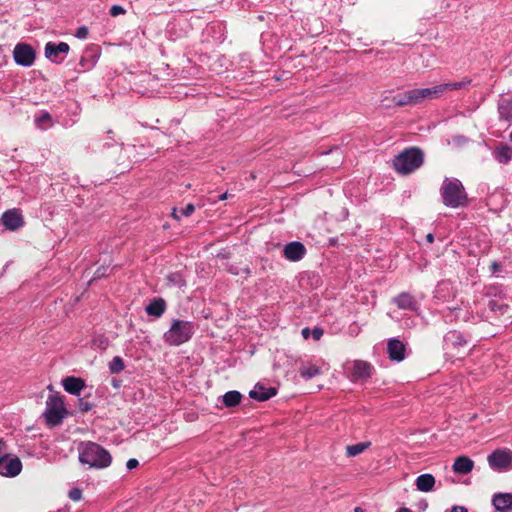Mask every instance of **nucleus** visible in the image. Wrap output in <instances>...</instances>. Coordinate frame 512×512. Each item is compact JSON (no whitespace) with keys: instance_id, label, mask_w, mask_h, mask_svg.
Instances as JSON below:
<instances>
[{"instance_id":"obj_1","label":"nucleus","mask_w":512,"mask_h":512,"mask_svg":"<svg viewBox=\"0 0 512 512\" xmlns=\"http://www.w3.org/2000/svg\"><path fill=\"white\" fill-rule=\"evenodd\" d=\"M79 461L91 468L103 469L111 464L112 456L101 445L87 441L79 446Z\"/></svg>"},{"instance_id":"obj_2","label":"nucleus","mask_w":512,"mask_h":512,"mask_svg":"<svg viewBox=\"0 0 512 512\" xmlns=\"http://www.w3.org/2000/svg\"><path fill=\"white\" fill-rule=\"evenodd\" d=\"M440 195L445 206L458 208L468 203L467 193L460 180L445 178L440 188Z\"/></svg>"},{"instance_id":"obj_3","label":"nucleus","mask_w":512,"mask_h":512,"mask_svg":"<svg viewBox=\"0 0 512 512\" xmlns=\"http://www.w3.org/2000/svg\"><path fill=\"white\" fill-rule=\"evenodd\" d=\"M424 154L418 147L403 150L393 159L394 169L402 175H407L422 166Z\"/></svg>"},{"instance_id":"obj_4","label":"nucleus","mask_w":512,"mask_h":512,"mask_svg":"<svg viewBox=\"0 0 512 512\" xmlns=\"http://www.w3.org/2000/svg\"><path fill=\"white\" fill-rule=\"evenodd\" d=\"M194 334V324L190 321L175 319L170 329L164 333L165 342L171 346H179L189 341Z\"/></svg>"},{"instance_id":"obj_5","label":"nucleus","mask_w":512,"mask_h":512,"mask_svg":"<svg viewBox=\"0 0 512 512\" xmlns=\"http://www.w3.org/2000/svg\"><path fill=\"white\" fill-rule=\"evenodd\" d=\"M67 410L61 396L58 394L49 395L46 401L44 416L50 426H57L62 423Z\"/></svg>"},{"instance_id":"obj_6","label":"nucleus","mask_w":512,"mask_h":512,"mask_svg":"<svg viewBox=\"0 0 512 512\" xmlns=\"http://www.w3.org/2000/svg\"><path fill=\"white\" fill-rule=\"evenodd\" d=\"M487 307L491 315L489 318L494 321H499V324L506 326L512 319V308L510 307L506 298L498 297L490 299Z\"/></svg>"},{"instance_id":"obj_7","label":"nucleus","mask_w":512,"mask_h":512,"mask_svg":"<svg viewBox=\"0 0 512 512\" xmlns=\"http://www.w3.org/2000/svg\"><path fill=\"white\" fill-rule=\"evenodd\" d=\"M13 58L16 64L23 67H30L35 62L36 53L31 45L18 43L13 50Z\"/></svg>"},{"instance_id":"obj_8","label":"nucleus","mask_w":512,"mask_h":512,"mask_svg":"<svg viewBox=\"0 0 512 512\" xmlns=\"http://www.w3.org/2000/svg\"><path fill=\"white\" fill-rule=\"evenodd\" d=\"M487 460L493 470H507L512 465V452L508 449H497L488 456Z\"/></svg>"},{"instance_id":"obj_9","label":"nucleus","mask_w":512,"mask_h":512,"mask_svg":"<svg viewBox=\"0 0 512 512\" xmlns=\"http://www.w3.org/2000/svg\"><path fill=\"white\" fill-rule=\"evenodd\" d=\"M373 371V366L362 360L354 361L349 367H347V372L349 373V377L352 381H365L371 377Z\"/></svg>"},{"instance_id":"obj_10","label":"nucleus","mask_w":512,"mask_h":512,"mask_svg":"<svg viewBox=\"0 0 512 512\" xmlns=\"http://www.w3.org/2000/svg\"><path fill=\"white\" fill-rule=\"evenodd\" d=\"M70 50L69 45L66 42H60L58 44L53 42H48L45 45V56L53 63H61L64 60V57L61 55H66Z\"/></svg>"},{"instance_id":"obj_11","label":"nucleus","mask_w":512,"mask_h":512,"mask_svg":"<svg viewBox=\"0 0 512 512\" xmlns=\"http://www.w3.org/2000/svg\"><path fill=\"white\" fill-rule=\"evenodd\" d=\"M2 224L5 228L11 231H16L24 225L22 214L17 209L7 210L2 214Z\"/></svg>"},{"instance_id":"obj_12","label":"nucleus","mask_w":512,"mask_h":512,"mask_svg":"<svg viewBox=\"0 0 512 512\" xmlns=\"http://www.w3.org/2000/svg\"><path fill=\"white\" fill-rule=\"evenodd\" d=\"M22 469V463L19 458L2 457L0 459V474L6 477L17 476Z\"/></svg>"},{"instance_id":"obj_13","label":"nucleus","mask_w":512,"mask_h":512,"mask_svg":"<svg viewBox=\"0 0 512 512\" xmlns=\"http://www.w3.org/2000/svg\"><path fill=\"white\" fill-rule=\"evenodd\" d=\"M392 303L399 309L416 312L418 310V302L416 298L409 292H401L392 298Z\"/></svg>"},{"instance_id":"obj_14","label":"nucleus","mask_w":512,"mask_h":512,"mask_svg":"<svg viewBox=\"0 0 512 512\" xmlns=\"http://www.w3.org/2000/svg\"><path fill=\"white\" fill-rule=\"evenodd\" d=\"M283 253L286 259L297 262L305 256L306 248L303 243L293 241L285 245Z\"/></svg>"},{"instance_id":"obj_15","label":"nucleus","mask_w":512,"mask_h":512,"mask_svg":"<svg viewBox=\"0 0 512 512\" xmlns=\"http://www.w3.org/2000/svg\"><path fill=\"white\" fill-rule=\"evenodd\" d=\"M405 345L396 338H391L387 344V353L392 361L401 362L405 359Z\"/></svg>"},{"instance_id":"obj_16","label":"nucleus","mask_w":512,"mask_h":512,"mask_svg":"<svg viewBox=\"0 0 512 512\" xmlns=\"http://www.w3.org/2000/svg\"><path fill=\"white\" fill-rule=\"evenodd\" d=\"M444 343L446 348L459 349L468 344V339L459 331L451 330L444 336Z\"/></svg>"},{"instance_id":"obj_17","label":"nucleus","mask_w":512,"mask_h":512,"mask_svg":"<svg viewBox=\"0 0 512 512\" xmlns=\"http://www.w3.org/2000/svg\"><path fill=\"white\" fill-rule=\"evenodd\" d=\"M277 394L275 387H266L261 383H257L254 388L249 392L250 398L263 402L267 401Z\"/></svg>"},{"instance_id":"obj_18","label":"nucleus","mask_w":512,"mask_h":512,"mask_svg":"<svg viewBox=\"0 0 512 512\" xmlns=\"http://www.w3.org/2000/svg\"><path fill=\"white\" fill-rule=\"evenodd\" d=\"M492 505L498 512H511L512 493H496L492 497Z\"/></svg>"},{"instance_id":"obj_19","label":"nucleus","mask_w":512,"mask_h":512,"mask_svg":"<svg viewBox=\"0 0 512 512\" xmlns=\"http://www.w3.org/2000/svg\"><path fill=\"white\" fill-rule=\"evenodd\" d=\"M62 386L69 394L80 395L81 391L86 387V384L82 378L68 376L62 379Z\"/></svg>"},{"instance_id":"obj_20","label":"nucleus","mask_w":512,"mask_h":512,"mask_svg":"<svg viewBox=\"0 0 512 512\" xmlns=\"http://www.w3.org/2000/svg\"><path fill=\"white\" fill-rule=\"evenodd\" d=\"M474 461L467 456H459L453 463V471L457 474L466 475L473 470Z\"/></svg>"},{"instance_id":"obj_21","label":"nucleus","mask_w":512,"mask_h":512,"mask_svg":"<svg viewBox=\"0 0 512 512\" xmlns=\"http://www.w3.org/2000/svg\"><path fill=\"white\" fill-rule=\"evenodd\" d=\"M493 156L499 163L507 164L512 159V147L506 143H499L493 151Z\"/></svg>"},{"instance_id":"obj_22","label":"nucleus","mask_w":512,"mask_h":512,"mask_svg":"<svg viewBox=\"0 0 512 512\" xmlns=\"http://www.w3.org/2000/svg\"><path fill=\"white\" fill-rule=\"evenodd\" d=\"M436 480L432 474L425 473L419 475L415 480L417 489L421 492H430L435 486Z\"/></svg>"},{"instance_id":"obj_23","label":"nucleus","mask_w":512,"mask_h":512,"mask_svg":"<svg viewBox=\"0 0 512 512\" xmlns=\"http://www.w3.org/2000/svg\"><path fill=\"white\" fill-rule=\"evenodd\" d=\"M498 113L500 119L510 120L512 118V99H501L498 103Z\"/></svg>"},{"instance_id":"obj_24","label":"nucleus","mask_w":512,"mask_h":512,"mask_svg":"<svg viewBox=\"0 0 512 512\" xmlns=\"http://www.w3.org/2000/svg\"><path fill=\"white\" fill-rule=\"evenodd\" d=\"M241 399L242 394L236 390L228 391L222 396L223 404L229 408L237 406Z\"/></svg>"},{"instance_id":"obj_25","label":"nucleus","mask_w":512,"mask_h":512,"mask_svg":"<svg viewBox=\"0 0 512 512\" xmlns=\"http://www.w3.org/2000/svg\"><path fill=\"white\" fill-rule=\"evenodd\" d=\"M320 373H321L320 368L314 364H309V365L303 364L299 368L300 376L306 380L312 379L313 377L319 375Z\"/></svg>"},{"instance_id":"obj_26","label":"nucleus","mask_w":512,"mask_h":512,"mask_svg":"<svg viewBox=\"0 0 512 512\" xmlns=\"http://www.w3.org/2000/svg\"><path fill=\"white\" fill-rule=\"evenodd\" d=\"M370 445H371V442H369V441L360 442V443H357L354 445H348L346 447V454L349 457H355V456L361 454L362 452H364L367 448L370 447Z\"/></svg>"},{"instance_id":"obj_27","label":"nucleus","mask_w":512,"mask_h":512,"mask_svg":"<svg viewBox=\"0 0 512 512\" xmlns=\"http://www.w3.org/2000/svg\"><path fill=\"white\" fill-rule=\"evenodd\" d=\"M166 286L181 287L185 285V279L180 272L170 273L166 276Z\"/></svg>"},{"instance_id":"obj_28","label":"nucleus","mask_w":512,"mask_h":512,"mask_svg":"<svg viewBox=\"0 0 512 512\" xmlns=\"http://www.w3.org/2000/svg\"><path fill=\"white\" fill-rule=\"evenodd\" d=\"M124 368V361L120 356H115L109 363L110 372L113 374L120 373Z\"/></svg>"},{"instance_id":"obj_29","label":"nucleus","mask_w":512,"mask_h":512,"mask_svg":"<svg viewBox=\"0 0 512 512\" xmlns=\"http://www.w3.org/2000/svg\"><path fill=\"white\" fill-rule=\"evenodd\" d=\"M148 315L160 317V297L154 298L152 302L146 307Z\"/></svg>"},{"instance_id":"obj_30","label":"nucleus","mask_w":512,"mask_h":512,"mask_svg":"<svg viewBox=\"0 0 512 512\" xmlns=\"http://www.w3.org/2000/svg\"><path fill=\"white\" fill-rule=\"evenodd\" d=\"M408 99L411 101V105H417L423 102L420 88L408 90Z\"/></svg>"},{"instance_id":"obj_31","label":"nucleus","mask_w":512,"mask_h":512,"mask_svg":"<svg viewBox=\"0 0 512 512\" xmlns=\"http://www.w3.org/2000/svg\"><path fill=\"white\" fill-rule=\"evenodd\" d=\"M428 89L430 99L439 98L444 92H446V87L443 86V84H439Z\"/></svg>"},{"instance_id":"obj_32","label":"nucleus","mask_w":512,"mask_h":512,"mask_svg":"<svg viewBox=\"0 0 512 512\" xmlns=\"http://www.w3.org/2000/svg\"><path fill=\"white\" fill-rule=\"evenodd\" d=\"M471 80L459 81V82H451V83H442L443 86L446 87V91L448 90H460L466 87Z\"/></svg>"},{"instance_id":"obj_33","label":"nucleus","mask_w":512,"mask_h":512,"mask_svg":"<svg viewBox=\"0 0 512 512\" xmlns=\"http://www.w3.org/2000/svg\"><path fill=\"white\" fill-rule=\"evenodd\" d=\"M393 102L395 103V105L397 106H407V105H411V101L410 99H408V92H404L402 95H397L393 98Z\"/></svg>"},{"instance_id":"obj_34","label":"nucleus","mask_w":512,"mask_h":512,"mask_svg":"<svg viewBox=\"0 0 512 512\" xmlns=\"http://www.w3.org/2000/svg\"><path fill=\"white\" fill-rule=\"evenodd\" d=\"M93 406L94 405L91 402L84 398L78 399V409L83 413L90 411L93 408Z\"/></svg>"},{"instance_id":"obj_35","label":"nucleus","mask_w":512,"mask_h":512,"mask_svg":"<svg viewBox=\"0 0 512 512\" xmlns=\"http://www.w3.org/2000/svg\"><path fill=\"white\" fill-rule=\"evenodd\" d=\"M68 496L72 501H80L82 499V491L79 488H72Z\"/></svg>"},{"instance_id":"obj_36","label":"nucleus","mask_w":512,"mask_h":512,"mask_svg":"<svg viewBox=\"0 0 512 512\" xmlns=\"http://www.w3.org/2000/svg\"><path fill=\"white\" fill-rule=\"evenodd\" d=\"M51 120V116L48 112H42L39 116L36 117V124L41 127L42 123L49 122Z\"/></svg>"},{"instance_id":"obj_37","label":"nucleus","mask_w":512,"mask_h":512,"mask_svg":"<svg viewBox=\"0 0 512 512\" xmlns=\"http://www.w3.org/2000/svg\"><path fill=\"white\" fill-rule=\"evenodd\" d=\"M109 267L107 266H101L99 267L95 273H94V277L92 280L94 279H100L102 277H105L107 275V271H108Z\"/></svg>"},{"instance_id":"obj_38","label":"nucleus","mask_w":512,"mask_h":512,"mask_svg":"<svg viewBox=\"0 0 512 512\" xmlns=\"http://www.w3.org/2000/svg\"><path fill=\"white\" fill-rule=\"evenodd\" d=\"M75 36L78 38V39H86L87 36H88V28L86 26H80L76 33H75Z\"/></svg>"},{"instance_id":"obj_39","label":"nucleus","mask_w":512,"mask_h":512,"mask_svg":"<svg viewBox=\"0 0 512 512\" xmlns=\"http://www.w3.org/2000/svg\"><path fill=\"white\" fill-rule=\"evenodd\" d=\"M125 12V9L119 5H113L110 9V15L113 17L124 14Z\"/></svg>"},{"instance_id":"obj_40","label":"nucleus","mask_w":512,"mask_h":512,"mask_svg":"<svg viewBox=\"0 0 512 512\" xmlns=\"http://www.w3.org/2000/svg\"><path fill=\"white\" fill-rule=\"evenodd\" d=\"M323 333H324V331L320 327H314L311 331V335H312L313 339L316 341L321 339V337L323 336Z\"/></svg>"},{"instance_id":"obj_41","label":"nucleus","mask_w":512,"mask_h":512,"mask_svg":"<svg viewBox=\"0 0 512 512\" xmlns=\"http://www.w3.org/2000/svg\"><path fill=\"white\" fill-rule=\"evenodd\" d=\"M489 270L492 274H496L502 271V265L497 261H493L489 266Z\"/></svg>"},{"instance_id":"obj_42","label":"nucleus","mask_w":512,"mask_h":512,"mask_svg":"<svg viewBox=\"0 0 512 512\" xmlns=\"http://www.w3.org/2000/svg\"><path fill=\"white\" fill-rule=\"evenodd\" d=\"M195 211V206L192 203H189L182 209V215L188 217Z\"/></svg>"},{"instance_id":"obj_43","label":"nucleus","mask_w":512,"mask_h":512,"mask_svg":"<svg viewBox=\"0 0 512 512\" xmlns=\"http://www.w3.org/2000/svg\"><path fill=\"white\" fill-rule=\"evenodd\" d=\"M139 465V462L137 459H129L126 463V467L129 469V470H132L134 468H136L137 466Z\"/></svg>"},{"instance_id":"obj_44","label":"nucleus","mask_w":512,"mask_h":512,"mask_svg":"<svg viewBox=\"0 0 512 512\" xmlns=\"http://www.w3.org/2000/svg\"><path fill=\"white\" fill-rule=\"evenodd\" d=\"M445 512H468V510L464 506L454 505L451 509H448Z\"/></svg>"},{"instance_id":"obj_45","label":"nucleus","mask_w":512,"mask_h":512,"mask_svg":"<svg viewBox=\"0 0 512 512\" xmlns=\"http://www.w3.org/2000/svg\"><path fill=\"white\" fill-rule=\"evenodd\" d=\"M421 96L423 101L426 99H430L429 97V89L428 88H420Z\"/></svg>"},{"instance_id":"obj_46","label":"nucleus","mask_w":512,"mask_h":512,"mask_svg":"<svg viewBox=\"0 0 512 512\" xmlns=\"http://www.w3.org/2000/svg\"><path fill=\"white\" fill-rule=\"evenodd\" d=\"M311 331L309 328H303L302 331H301V334L303 336L304 339H308L309 336L311 335Z\"/></svg>"},{"instance_id":"obj_47","label":"nucleus","mask_w":512,"mask_h":512,"mask_svg":"<svg viewBox=\"0 0 512 512\" xmlns=\"http://www.w3.org/2000/svg\"><path fill=\"white\" fill-rule=\"evenodd\" d=\"M133 149H134V147H121L120 152H124L125 154H128Z\"/></svg>"},{"instance_id":"obj_48","label":"nucleus","mask_w":512,"mask_h":512,"mask_svg":"<svg viewBox=\"0 0 512 512\" xmlns=\"http://www.w3.org/2000/svg\"><path fill=\"white\" fill-rule=\"evenodd\" d=\"M426 240H427V242L432 243V242L434 241V236H433V234L428 233V234L426 235Z\"/></svg>"},{"instance_id":"obj_49","label":"nucleus","mask_w":512,"mask_h":512,"mask_svg":"<svg viewBox=\"0 0 512 512\" xmlns=\"http://www.w3.org/2000/svg\"><path fill=\"white\" fill-rule=\"evenodd\" d=\"M171 215H172V217L174 219L179 220V216L177 215V209L176 208H173Z\"/></svg>"},{"instance_id":"obj_50","label":"nucleus","mask_w":512,"mask_h":512,"mask_svg":"<svg viewBox=\"0 0 512 512\" xmlns=\"http://www.w3.org/2000/svg\"><path fill=\"white\" fill-rule=\"evenodd\" d=\"M219 199H220V200H225V199H227V192H225V193L221 194V195L219 196Z\"/></svg>"},{"instance_id":"obj_51","label":"nucleus","mask_w":512,"mask_h":512,"mask_svg":"<svg viewBox=\"0 0 512 512\" xmlns=\"http://www.w3.org/2000/svg\"><path fill=\"white\" fill-rule=\"evenodd\" d=\"M165 309H166V303H165V301L162 299V308H161L162 314L164 313Z\"/></svg>"},{"instance_id":"obj_52","label":"nucleus","mask_w":512,"mask_h":512,"mask_svg":"<svg viewBox=\"0 0 512 512\" xmlns=\"http://www.w3.org/2000/svg\"><path fill=\"white\" fill-rule=\"evenodd\" d=\"M397 512H411V511H410V509L403 507V508H400Z\"/></svg>"},{"instance_id":"obj_53","label":"nucleus","mask_w":512,"mask_h":512,"mask_svg":"<svg viewBox=\"0 0 512 512\" xmlns=\"http://www.w3.org/2000/svg\"><path fill=\"white\" fill-rule=\"evenodd\" d=\"M354 512H365V510H364V509H362L361 507H356V508L354 509Z\"/></svg>"},{"instance_id":"obj_54","label":"nucleus","mask_w":512,"mask_h":512,"mask_svg":"<svg viewBox=\"0 0 512 512\" xmlns=\"http://www.w3.org/2000/svg\"><path fill=\"white\" fill-rule=\"evenodd\" d=\"M243 271H244V273H246V274H249V273H250V269H249L248 267H247V268H245V269H243Z\"/></svg>"},{"instance_id":"obj_55","label":"nucleus","mask_w":512,"mask_h":512,"mask_svg":"<svg viewBox=\"0 0 512 512\" xmlns=\"http://www.w3.org/2000/svg\"><path fill=\"white\" fill-rule=\"evenodd\" d=\"M168 227H169L168 225H166V224H162V228H163V229H167Z\"/></svg>"},{"instance_id":"obj_56","label":"nucleus","mask_w":512,"mask_h":512,"mask_svg":"<svg viewBox=\"0 0 512 512\" xmlns=\"http://www.w3.org/2000/svg\"><path fill=\"white\" fill-rule=\"evenodd\" d=\"M3 443H4V442H3V440H2V439H0V445H1V444H3Z\"/></svg>"}]
</instances>
